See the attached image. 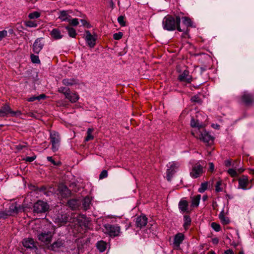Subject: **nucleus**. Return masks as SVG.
<instances>
[{
  "mask_svg": "<svg viewBox=\"0 0 254 254\" xmlns=\"http://www.w3.org/2000/svg\"><path fill=\"white\" fill-rule=\"evenodd\" d=\"M181 18L179 15L173 16L168 14L162 21V26L164 30L171 31L177 29L179 31H187L188 30L182 28L180 26Z\"/></svg>",
  "mask_w": 254,
  "mask_h": 254,
  "instance_id": "nucleus-1",
  "label": "nucleus"
},
{
  "mask_svg": "<svg viewBox=\"0 0 254 254\" xmlns=\"http://www.w3.org/2000/svg\"><path fill=\"white\" fill-rule=\"evenodd\" d=\"M24 210L23 207L16 204H11L8 210L0 211V220H5L13 214H16Z\"/></svg>",
  "mask_w": 254,
  "mask_h": 254,
  "instance_id": "nucleus-2",
  "label": "nucleus"
},
{
  "mask_svg": "<svg viewBox=\"0 0 254 254\" xmlns=\"http://www.w3.org/2000/svg\"><path fill=\"white\" fill-rule=\"evenodd\" d=\"M50 139L52 144V150L54 152L57 151L61 144V138L60 133L55 130L50 131Z\"/></svg>",
  "mask_w": 254,
  "mask_h": 254,
  "instance_id": "nucleus-3",
  "label": "nucleus"
},
{
  "mask_svg": "<svg viewBox=\"0 0 254 254\" xmlns=\"http://www.w3.org/2000/svg\"><path fill=\"white\" fill-rule=\"evenodd\" d=\"M33 212L37 213H43L47 212L49 209V205L47 202L39 200L34 203Z\"/></svg>",
  "mask_w": 254,
  "mask_h": 254,
  "instance_id": "nucleus-4",
  "label": "nucleus"
},
{
  "mask_svg": "<svg viewBox=\"0 0 254 254\" xmlns=\"http://www.w3.org/2000/svg\"><path fill=\"white\" fill-rule=\"evenodd\" d=\"M240 102L246 106H253L254 105V95L245 91L240 97Z\"/></svg>",
  "mask_w": 254,
  "mask_h": 254,
  "instance_id": "nucleus-5",
  "label": "nucleus"
},
{
  "mask_svg": "<svg viewBox=\"0 0 254 254\" xmlns=\"http://www.w3.org/2000/svg\"><path fill=\"white\" fill-rule=\"evenodd\" d=\"M240 162L238 160H235L232 163V168L229 169L227 172L232 177H237L238 176L239 174L243 172L245 170L242 168H239Z\"/></svg>",
  "mask_w": 254,
  "mask_h": 254,
  "instance_id": "nucleus-6",
  "label": "nucleus"
},
{
  "mask_svg": "<svg viewBox=\"0 0 254 254\" xmlns=\"http://www.w3.org/2000/svg\"><path fill=\"white\" fill-rule=\"evenodd\" d=\"M204 172L202 165L199 163H197L192 166L190 175L191 178L196 179L201 176Z\"/></svg>",
  "mask_w": 254,
  "mask_h": 254,
  "instance_id": "nucleus-7",
  "label": "nucleus"
},
{
  "mask_svg": "<svg viewBox=\"0 0 254 254\" xmlns=\"http://www.w3.org/2000/svg\"><path fill=\"white\" fill-rule=\"evenodd\" d=\"M8 114L11 117H14L21 115V112L19 111H13L8 105H5L0 109V117L7 116Z\"/></svg>",
  "mask_w": 254,
  "mask_h": 254,
  "instance_id": "nucleus-8",
  "label": "nucleus"
},
{
  "mask_svg": "<svg viewBox=\"0 0 254 254\" xmlns=\"http://www.w3.org/2000/svg\"><path fill=\"white\" fill-rule=\"evenodd\" d=\"M105 233H108L110 236H116L120 233V227L116 225L111 223H105L104 225Z\"/></svg>",
  "mask_w": 254,
  "mask_h": 254,
  "instance_id": "nucleus-9",
  "label": "nucleus"
},
{
  "mask_svg": "<svg viewBox=\"0 0 254 254\" xmlns=\"http://www.w3.org/2000/svg\"><path fill=\"white\" fill-rule=\"evenodd\" d=\"M199 139L206 143L208 145H210L213 143V137L205 130H199Z\"/></svg>",
  "mask_w": 254,
  "mask_h": 254,
  "instance_id": "nucleus-10",
  "label": "nucleus"
},
{
  "mask_svg": "<svg viewBox=\"0 0 254 254\" xmlns=\"http://www.w3.org/2000/svg\"><path fill=\"white\" fill-rule=\"evenodd\" d=\"M85 33V40L88 46L90 48H94L96 44L97 36L92 35L89 30H86Z\"/></svg>",
  "mask_w": 254,
  "mask_h": 254,
  "instance_id": "nucleus-11",
  "label": "nucleus"
},
{
  "mask_svg": "<svg viewBox=\"0 0 254 254\" xmlns=\"http://www.w3.org/2000/svg\"><path fill=\"white\" fill-rule=\"evenodd\" d=\"M53 236V234L51 232L48 231L47 232H42L38 235V240L46 244H49Z\"/></svg>",
  "mask_w": 254,
  "mask_h": 254,
  "instance_id": "nucleus-12",
  "label": "nucleus"
},
{
  "mask_svg": "<svg viewBox=\"0 0 254 254\" xmlns=\"http://www.w3.org/2000/svg\"><path fill=\"white\" fill-rule=\"evenodd\" d=\"M44 43L43 42L42 38H39L36 39L33 43L32 50L35 54H38L43 49Z\"/></svg>",
  "mask_w": 254,
  "mask_h": 254,
  "instance_id": "nucleus-13",
  "label": "nucleus"
},
{
  "mask_svg": "<svg viewBox=\"0 0 254 254\" xmlns=\"http://www.w3.org/2000/svg\"><path fill=\"white\" fill-rule=\"evenodd\" d=\"M179 209L182 213H188L191 211L189 207V202L184 199H182L178 204Z\"/></svg>",
  "mask_w": 254,
  "mask_h": 254,
  "instance_id": "nucleus-14",
  "label": "nucleus"
},
{
  "mask_svg": "<svg viewBox=\"0 0 254 254\" xmlns=\"http://www.w3.org/2000/svg\"><path fill=\"white\" fill-rule=\"evenodd\" d=\"M178 79L180 81L190 83L192 81V76L190 74L189 71L185 69L179 75Z\"/></svg>",
  "mask_w": 254,
  "mask_h": 254,
  "instance_id": "nucleus-15",
  "label": "nucleus"
},
{
  "mask_svg": "<svg viewBox=\"0 0 254 254\" xmlns=\"http://www.w3.org/2000/svg\"><path fill=\"white\" fill-rule=\"evenodd\" d=\"M179 164L178 163L172 162L169 169L167 171V178L168 181H170L171 177L176 172V170L179 168Z\"/></svg>",
  "mask_w": 254,
  "mask_h": 254,
  "instance_id": "nucleus-16",
  "label": "nucleus"
},
{
  "mask_svg": "<svg viewBox=\"0 0 254 254\" xmlns=\"http://www.w3.org/2000/svg\"><path fill=\"white\" fill-rule=\"evenodd\" d=\"M88 223H75L73 227V232L74 233H80L83 234L85 232L87 226L86 224Z\"/></svg>",
  "mask_w": 254,
  "mask_h": 254,
  "instance_id": "nucleus-17",
  "label": "nucleus"
},
{
  "mask_svg": "<svg viewBox=\"0 0 254 254\" xmlns=\"http://www.w3.org/2000/svg\"><path fill=\"white\" fill-rule=\"evenodd\" d=\"M81 200L79 199L73 198L69 199L67 202L68 206L72 210H76L79 209L81 206Z\"/></svg>",
  "mask_w": 254,
  "mask_h": 254,
  "instance_id": "nucleus-18",
  "label": "nucleus"
},
{
  "mask_svg": "<svg viewBox=\"0 0 254 254\" xmlns=\"http://www.w3.org/2000/svg\"><path fill=\"white\" fill-rule=\"evenodd\" d=\"M238 182L239 189H241L244 190H246L248 189V186L249 184V180L247 176L243 175L241 177L238 179Z\"/></svg>",
  "mask_w": 254,
  "mask_h": 254,
  "instance_id": "nucleus-19",
  "label": "nucleus"
},
{
  "mask_svg": "<svg viewBox=\"0 0 254 254\" xmlns=\"http://www.w3.org/2000/svg\"><path fill=\"white\" fill-rule=\"evenodd\" d=\"M183 24L185 25V27L182 28L187 29L188 30L187 32L186 31H182L183 32V34L188 35L189 31L190 30L189 28L191 27L192 26V23L191 19L188 17H183Z\"/></svg>",
  "mask_w": 254,
  "mask_h": 254,
  "instance_id": "nucleus-20",
  "label": "nucleus"
},
{
  "mask_svg": "<svg viewBox=\"0 0 254 254\" xmlns=\"http://www.w3.org/2000/svg\"><path fill=\"white\" fill-rule=\"evenodd\" d=\"M59 191L61 196L64 198H66L70 196L71 191L64 185H62L59 188Z\"/></svg>",
  "mask_w": 254,
  "mask_h": 254,
  "instance_id": "nucleus-21",
  "label": "nucleus"
},
{
  "mask_svg": "<svg viewBox=\"0 0 254 254\" xmlns=\"http://www.w3.org/2000/svg\"><path fill=\"white\" fill-rule=\"evenodd\" d=\"M65 97L71 103L76 102L79 98V95L76 93L72 92L70 90L68 93V95H66Z\"/></svg>",
  "mask_w": 254,
  "mask_h": 254,
  "instance_id": "nucleus-22",
  "label": "nucleus"
},
{
  "mask_svg": "<svg viewBox=\"0 0 254 254\" xmlns=\"http://www.w3.org/2000/svg\"><path fill=\"white\" fill-rule=\"evenodd\" d=\"M50 35L55 40H59L63 38L61 31L58 28L53 29L50 32Z\"/></svg>",
  "mask_w": 254,
  "mask_h": 254,
  "instance_id": "nucleus-23",
  "label": "nucleus"
},
{
  "mask_svg": "<svg viewBox=\"0 0 254 254\" xmlns=\"http://www.w3.org/2000/svg\"><path fill=\"white\" fill-rule=\"evenodd\" d=\"M184 240V236L182 233H179L175 236L174 240V244L179 247Z\"/></svg>",
  "mask_w": 254,
  "mask_h": 254,
  "instance_id": "nucleus-24",
  "label": "nucleus"
},
{
  "mask_svg": "<svg viewBox=\"0 0 254 254\" xmlns=\"http://www.w3.org/2000/svg\"><path fill=\"white\" fill-rule=\"evenodd\" d=\"M62 83L65 86H72L78 84V81L75 78H65L62 80Z\"/></svg>",
  "mask_w": 254,
  "mask_h": 254,
  "instance_id": "nucleus-25",
  "label": "nucleus"
},
{
  "mask_svg": "<svg viewBox=\"0 0 254 254\" xmlns=\"http://www.w3.org/2000/svg\"><path fill=\"white\" fill-rule=\"evenodd\" d=\"M201 195L198 194L193 197H191L190 207H196L198 206Z\"/></svg>",
  "mask_w": 254,
  "mask_h": 254,
  "instance_id": "nucleus-26",
  "label": "nucleus"
},
{
  "mask_svg": "<svg viewBox=\"0 0 254 254\" xmlns=\"http://www.w3.org/2000/svg\"><path fill=\"white\" fill-rule=\"evenodd\" d=\"M24 247L27 248H32L34 247V241L32 239H26L22 242Z\"/></svg>",
  "mask_w": 254,
  "mask_h": 254,
  "instance_id": "nucleus-27",
  "label": "nucleus"
},
{
  "mask_svg": "<svg viewBox=\"0 0 254 254\" xmlns=\"http://www.w3.org/2000/svg\"><path fill=\"white\" fill-rule=\"evenodd\" d=\"M107 244L104 241H100L97 242L96 247L100 252H104L107 249Z\"/></svg>",
  "mask_w": 254,
  "mask_h": 254,
  "instance_id": "nucleus-28",
  "label": "nucleus"
},
{
  "mask_svg": "<svg viewBox=\"0 0 254 254\" xmlns=\"http://www.w3.org/2000/svg\"><path fill=\"white\" fill-rule=\"evenodd\" d=\"M190 126L193 127H197L199 130L203 128V125L198 120L195 121L194 118H192L190 121Z\"/></svg>",
  "mask_w": 254,
  "mask_h": 254,
  "instance_id": "nucleus-29",
  "label": "nucleus"
},
{
  "mask_svg": "<svg viewBox=\"0 0 254 254\" xmlns=\"http://www.w3.org/2000/svg\"><path fill=\"white\" fill-rule=\"evenodd\" d=\"M81 201V202H82V207L85 210H87L89 208L91 204V200L90 197L86 196Z\"/></svg>",
  "mask_w": 254,
  "mask_h": 254,
  "instance_id": "nucleus-30",
  "label": "nucleus"
},
{
  "mask_svg": "<svg viewBox=\"0 0 254 254\" xmlns=\"http://www.w3.org/2000/svg\"><path fill=\"white\" fill-rule=\"evenodd\" d=\"M63 245V243L61 240H58L54 242L51 246V249L53 251H56L61 248Z\"/></svg>",
  "mask_w": 254,
  "mask_h": 254,
  "instance_id": "nucleus-31",
  "label": "nucleus"
},
{
  "mask_svg": "<svg viewBox=\"0 0 254 254\" xmlns=\"http://www.w3.org/2000/svg\"><path fill=\"white\" fill-rule=\"evenodd\" d=\"M70 17L71 16L67 14L66 11L63 10V11H61L60 15L59 18L62 21H68V20H69V19H68V17Z\"/></svg>",
  "mask_w": 254,
  "mask_h": 254,
  "instance_id": "nucleus-32",
  "label": "nucleus"
},
{
  "mask_svg": "<svg viewBox=\"0 0 254 254\" xmlns=\"http://www.w3.org/2000/svg\"><path fill=\"white\" fill-rule=\"evenodd\" d=\"M46 97V95L44 94H40L39 96H33L27 99L28 102H33L35 100H40L41 99H44Z\"/></svg>",
  "mask_w": 254,
  "mask_h": 254,
  "instance_id": "nucleus-33",
  "label": "nucleus"
},
{
  "mask_svg": "<svg viewBox=\"0 0 254 254\" xmlns=\"http://www.w3.org/2000/svg\"><path fill=\"white\" fill-rule=\"evenodd\" d=\"M65 28L67 30L68 34L70 37L75 38V37L77 35V33H76V30H75V29H74L73 28L69 26H67L65 27Z\"/></svg>",
  "mask_w": 254,
  "mask_h": 254,
  "instance_id": "nucleus-34",
  "label": "nucleus"
},
{
  "mask_svg": "<svg viewBox=\"0 0 254 254\" xmlns=\"http://www.w3.org/2000/svg\"><path fill=\"white\" fill-rule=\"evenodd\" d=\"M219 217L222 222H229L230 221L229 218L225 215L224 210L221 212Z\"/></svg>",
  "mask_w": 254,
  "mask_h": 254,
  "instance_id": "nucleus-35",
  "label": "nucleus"
},
{
  "mask_svg": "<svg viewBox=\"0 0 254 254\" xmlns=\"http://www.w3.org/2000/svg\"><path fill=\"white\" fill-rule=\"evenodd\" d=\"M135 219V222H147V218L144 214H141L139 216H137Z\"/></svg>",
  "mask_w": 254,
  "mask_h": 254,
  "instance_id": "nucleus-36",
  "label": "nucleus"
},
{
  "mask_svg": "<svg viewBox=\"0 0 254 254\" xmlns=\"http://www.w3.org/2000/svg\"><path fill=\"white\" fill-rule=\"evenodd\" d=\"M207 187L208 183L207 182L202 183L198 190L199 192L203 193L207 190Z\"/></svg>",
  "mask_w": 254,
  "mask_h": 254,
  "instance_id": "nucleus-37",
  "label": "nucleus"
},
{
  "mask_svg": "<svg viewBox=\"0 0 254 254\" xmlns=\"http://www.w3.org/2000/svg\"><path fill=\"white\" fill-rule=\"evenodd\" d=\"M70 90L69 88L65 87H61L58 89L59 92L64 94L65 96L68 95V93Z\"/></svg>",
  "mask_w": 254,
  "mask_h": 254,
  "instance_id": "nucleus-38",
  "label": "nucleus"
},
{
  "mask_svg": "<svg viewBox=\"0 0 254 254\" xmlns=\"http://www.w3.org/2000/svg\"><path fill=\"white\" fill-rule=\"evenodd\" d=\"M40 16V13L38 11H34L28 14V17L31 19L38 18Z\"/></svg>",
  "mask_w": 254,
  "mask_h": 254,
  "instance_id": "nucleus-39",
  "label": "nucleus"
},
{
  "mask_svg": "<svg viewBox=\"0 0 254 254\" xmlns=\"http://www.w3.org/2000/svg\"><path fill=\"white\" fill-rule=\"evenodd\" d=\"M31 60L33 63L34 64H39L40 63V61L39 59V57L38 56L35 55L34 54H31L30 55Z\"/></svg>",
  "mask_w": 254,
  "mask_h": 254,
  "instance_id": "nucleus-40",
  "label": "nucleus"
},
{
  "mask_svg": "<svg viewBox=\"0 0 254 254\" xmlns=\"http://www.w3.org/2000/svg\"><path fill=\"white\" fill-rule=\"evenodd\" d=\"M92 130L91 128H89L87 130V135L85 138V141H88L93 139V136L91 134Z\"/></svg>",
  "mask_w": 254,
  "mask_h": 254,
  "instance_id": "nucleus-41",
  "label": "nucleus"
},
{
  "mask_svg": "<svg viewBox=\"0 0 254 254\" xmlns=\"http://www.w3.org/2000/svg\"><path fill=\"white\" fill-rule=\"evenodd\" d=\"M25 25L29 27H36L37 26V24L35 21H27L25 22Z\"/></svg>",
  "mask_w": 254,
  "mask_h": 254,
  "instance_id": "nucleus-42",
  "label": "nucleus"
},
{
  "mask_svg": "<svg viewBox=\"0 0 254 254\" xmlns=\"http://www.w3.org/2000/svg\"><path fill=\"white\" fill-rule=\"evenodd\" d=\"M125 17L123 15H121L118 18V21L122 26H126V22L124 20Z\"/></svg>",
  "mask_w": 254,
  "mask_h": 254,
  "instance_id": "nucleus-43",
  "label": "nucleus"
},
{
  "mask_svg": "<svg viewBox=\"0 0 254 254\" xmlns=\"http://www.w3.org/2000/svg\"><path fill=\"white\" fill-rule=\"evenodd\" d=\"M191 101L192 102L201 103L202 102L201 100L198 95H194L191 98Z\"/></svg>",
  "mask_w": 254,
  "mask_h": 254,
  "instance_id": "nucleus-44",
  "label": "nucleus"
},
{
  "mask_svg": "<svg viewBox=\"0 0 254 254\" xmlns=\"http://www.w3.org/2000/svg\"><path fill=\"white\" fill-rule=\"evenodd\" d=\"M211 226L216 232H219L221 230V227L218 223H211Z\"/></svg>",
  "mask_w": 254,
  "mask_h": 254,
  "instance_id": "nucleus-45",
  "label": "nucleus"
},
{
  "mask_svg": "<svg viewBox=\"0 0 254 254\" xmlns=\"http://www.w3.org/2000/svg\"><path fill=\"white\" fill-rule=\"evenodd\" d=\"M123 36V34L122 32H119L118 33H116L113 35V38L114 39L119 40L121 39Z\"/></svg>",
  "mask_w": 254,
  "mask_h": 254,
  "instance_id": "nucleus-46",
  "label": "nucleus"
},
{
  "mask_svg": "<svg viewBox=\"0 0 254 254\" xmlns=\"http://www.w3.org/2000/svg\"><path fill=\"white\" fill-rule=\"evenodd\" d=\"M68 22L72 26H75L79 24L78 19L77 18H74L72 20H68Z\"/></svg>",
  "mask_w": 254,
  "mask_h": 254,
  "instance_id": "nucleus-47",
  "label": "nucleus"
},
{
  "mask_svg": "<svg viewBox=\"0 0 254 254\" xmlns=\"http://www.w3.org/2000/svg\"><path fill=\"white\" fill-rule=\"evenodd\" d=\"M222 185L221 181H218L216 183V186H215V190L217 192H220L223 190V188H222L220 186Z\"/></svg>",
  "mask_w": 254,
  "mask_h": 254,
  "instance_id": "nucleus-48",
  "label": "nucleus"
},
{
  "mask_svg": "<svg viewBox=\"0 0 254 254\" xmlns=\"http://www.w3.org/2000/svg\"><path fill=\"white\" fill-rule=\"evenodd\" d=\"M108 176V172L106 170H103L99 175L100 179H103Z\"/></svg>",
  "mask_w": 254,
  "mask_h": 254,
  "instance_id": "nucleus-49",
  "label": "nucleus"
},
{
  "mask_svg": "<svg viewBox=\"0 0 254 254\" xmlns=\"http://www.w3.org/2000/svg\"><path fill=\"white\" fill-rule=\"evenodd\" d=\"M27 143L26 142H24V144H19L16 145L15 148L17 150H21L23 149V148L27 147Z\"/></svg>",
  "mask_w": 254,
  "mask_h": 254,
  "instance_id": "nucleus-50",
  "label": "nucleus"
},
{
  "mask_svg": "<svg viewBox=\"0 0 254 254\" xmlns=\"http://www.w3.org/2000/svg\"><path fill=\"white\" fill-rule=\"evenodd\" d=\"M7 34V32L6 30H2L0 31V41L2 40V39L6 37Z\"/></svg>",
  "mask_w": 254,
  "mask_h": 254,
  "instance_id": "nucleus-51",
  "label": "nucleus"
},
{
  "mask_svg": "<svg viewBox=\"0 0 254 254\" xmlns=\"http://www.w3.org/2000/svg\"><path fill=\"white\" fill-rule=\"evenodd\" d=\"M37 190L40 192H43L45 194L47 195V192L45 191L47 190V188L45 186H42L38 188Z\"/></svg>",
  "mask_w": 254,
  "mask_h": 254,
  "instance_id": "nucleus-52",
  "label": "nucleus"
},
{
  "mask_svg": "<svg viewBox=\"0 0 254 254\" xmlns=\"http://www.w3.org/2000/svg\"><path fill=\"white\" fill-rule=\"evenodd\" d=\"M36 159V156H33L31 157H26L24 159L26 162H31L33 161Z\"/></svg>",
  "mask_w": 254,
  "mask_h": 254,
  "instance_id": "nucleus-53",
  "label": "nucleus"
},
{
  "mask_svg": "<svg viewBox=\"0 0 254 254\" xmlns=\"http://www.w3.org/2000/svg\"><path fill=\"white\" fill-rule=\"evenodd\" d=\"M47 160L51 162L54 165L57 166L58 165V163H57L55 160H54L52 158V157L48 156L47 158Z\"/></svg>",
  "mask_w": 254,
  "mask_h": 254,
  "instance_id": "nucleus-54",
  "label": "nucleus"
},
{
  "mask_svg": "<svg viewBox=\"0 0 254 254\" xmlns=\"http://www.w3.org/2000/svg\"><path fill=\"white\" fill-rule=\"evenodd\" d=\"M81 217L82 219H83L84 220L80 219L79 218H77V222H78V223H80V222H89L88 220H86L85 217H84V215H82Z\"/></svg>",
  "mask_w": 254,
  "mask_h": 254,
  "instance_id": "nucleus-55",
  "label": "nucleus"
},
{
  "mask_svg": "<svg viewBox=\"0 0 254 254\" xmlns=\"http://www.w3.org/2000/svg\"><path fill=\"white\" fill-rule=\"evenodd\" d=\"M184 222H191V219L190 216L185 215L184 217Z\"/></svg>",
  "mask_w": 254,
  "mask_h": 254,
  "instance_id": "nucleus-56",
  "label": "nucleus"
},
{
  "mask_svg": "<svg viewBox=\"0 0 254 254\" xmlns=\"http://www.w3.org/2000/svg\"><path fill=\"white\" fill-rule=\"evenodd\" d=\"M209 168L208 169V171L213 172L214 170V165L213 163H209Z\"/></svg>",
  "mask_w": 254,
  "mask_h": 254,
  "instance_id": "nucleus-57",
  "label": "nucleus"
},
{
  "mask_svg": "<svg viewBox=\"0 0 254 254\" xmlns=\"http://www.w3.org/2000/svg\"><path fill=\"white\" fill-rule=\"evenodd\" d=\"M146 224V223H135V226L137 228H141L142 227L145 226Z\"/></svg>",
  "mask_w": 254,
  "mask_h": 254,
  "instance_id": "nucleus-58",
  "label": "nucleus"
},
{
  "mask_svg": "<svg viewBox=\"0 0 254 254\" xmlns=\"http://www.w3.org/2000/svg\"><path fill=\"white\" fill-rule=\"evenodd\" d=\"M225 165L227 167L232 166V162H231V160H228L225 161Z\"/></svg>",
  "mask_w": 254,
  "mask_h": 254,
  "instance_id": "nucleus-59",
  "label": "nucleus"
},
{
  "mask_svg": "<svg viewBox=\"0 0 254 254\" xmlns=\"http://www.w3.org/2000/svg\"><path fill=\"white\" fill-rule=\"evenodd\" d=\"M225 254H234L233 251L231 250V249H229V250H226L225 253H224Z\"/></svg>",
  "mask_w": 254,
  "mask_h": 254,
  "instance_id": "nucleus-60",
  "label": "nucleus"
},
{
  "mask_svg": "<svg viewBox=\"0 0 254 254\" xmlns=\"http://www.w3.org/2000/svg\"><path fill=\"white\" fill-rule=\"evenodd\" d=\"M212 241L214 244H217L219 242V239L217 238H214L212 239Z\"/></svg>",
  "mask_w": 254,
  "mask_h": 254,
  "instance_id": "nucleus-61",
  "label": "nucleus"
},
{
  "mask_svg": "<svg viewBox=\"0 0 254 254\" xmlns=\"http://www.w3.org/2000/svg\"><path fill=\"white\" fill-rule=\"evenodd\" d=\"M81 22L82 25L84 26H85L86 25H89V23L85 20L81 19Z\"/></svg>",
  "mask_w": 254,
  "mask_h": 254,
  "instance_id": "nucleus-62",
  "label": "nucleus"
},
{
  "mask_svg": "<svg viewBox=\"0 0 254 254\" xmlns=\"http://www.w3.org/2000/svg\"><path fill=\"white\" fill-rule=\"evenodd\" d=\"M190 223H184V229L185 230H187L189 228V227L190 226Z\"/></svg>",
  "mask_w": 254,
  "mask_h": 254,
  "instance_id": "nucleus-63",
  "label": "nucleus"
},
{
  "mask_svg": "<svg viewBox=\"0 0 254 254\" xmlns=\"http://www.w3.org/2000/svg\"><path fill=\"white\" fill-rule=\"evenodd\" d=\"M207 254H216V253L213 251H209Z\"/></svg>",
  "mask_w": 254,
  "mask_h": 254,
  "instance_id": "nucleus-64",
  "label": "nucleus"
}]
</instances>
